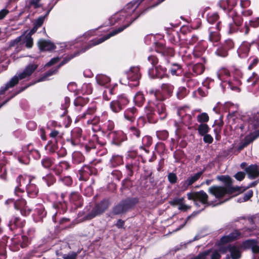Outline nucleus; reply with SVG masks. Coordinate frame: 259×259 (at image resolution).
<instances>
[{
    "instance_id": "f257e3e1",
    "label": "nucleus",
    "mask_w": 259,
    "mask_h": 259,
    "mask_svg": "<svg viewBox=\"0 0 259 259\" xmlns=\"http://www.w3.org/2000/svg\"><path fill=\"white\" fill-rule=\"evenodd\" d=\"M143 1V0H138V1H139L138 4H136V3L135 2L129 3L121 11L114 14L109 19L110 25H112L115 24L116 23H123V24L122 26H120L118 28L112 31L108 34L100 38H96L91 40L89 42L88 46H87L85 48L82 49L80 51H76L73 53L68 54L63 58V60L57 67H56L55 68H52L46 72L42 77L38 79L37 82H41L48 80V78L50 76L57 74L60 67L67 63L71 59L79 55L80 54L85 52V51L91 48V47L101 44L111 37L122 32L124 29L128 27L135 20H136L139 17V15L136 16L133 15V14L134 12L138 7L139 4Z\"/></svg>"
},
{
    "instance_id": "f03ea898",
    "label": "nucleus",
    "mask_w": 259,
    "mask_h": 259,
    "mask_svg": "<svg viewBox=\"0 0 259 259\" xmlns=\"http://www.w3.org/2000/svg\"><path fill=\"white\" fill-rule=\"evenodd\" d=\"M218 180L225 183V187L217 186H211L208 190V193L214 196L215 200L208 199L207 194L201 190L195 193L187 194L188 199L194 201L196 206H200L199 203L207 206H215L220 205L228 200L231 198L230 195L235 192L240 193L244 190L240 187H232V179L229 176H222L218 177Z\"/></svg>"
},
{
    "instance_id": "7ed1b4c3",
    "label": "nucleus",
    "mask_w": 259,
    "mask_h": 259,
    "mask_svg": "<svg viewBox=\"0 0 259 259\" xmlns=\"http://www.w3.org/2000/svg\"><path fill=\"white\" fill-rule=\"evenodd\" d=\"M240 235V234L238 230H234L229 235L222 237L219 242V245L222 246L220 247V251L223 253L229 251L230 252L232 259H238L240 257V251L239 248L233 245L227 246H224V245L237 239Z\"/></svg>"
},
{
    "instance_id": "20e7f679",
    "label": "nucleus",
    "mask_w": 259,
    "mask_h": 259,
    "mask_svg": "<svg viewBox=\"0 0 259 259\" xmlns=\"http://www.w3.org/2000/svg\"><path fill=\"white\" fill-rule=\"evenodd\" d=\"M37 65L30 64L27 65L22 72H18L4 86L0 88V96L3 95L9 89L13 88L17 84L19 80L29 77L37 68Z\"/></svg>"
},
{
    "instance_id": "39448f33",
    "label": "nucleus",
    "mask_w": 259,
    "mask_h": 259,
    "mask_svg": "<svg viewBox=\"0 0 259 259\" xmlns=\"http://www.w3.org/2000/svg\"><path fill=\"white\" fill-rule=\"evenodd\" d=\"M145 112L149 120L156 114L159 116L161 119H163L167 115L165 105L159 101H156V103L149 102L148 105L145 107Z\"/></svg>"
},
{
    "instance_id": "423d86ee",
    "label": "nucleus",
    "mask_w": 259,
    "mask_h": 259,
    "mask_svg": "<svg viewBox=\"0 0 259 259\" xmlns=\"http://www.w3.org/2000/svg\"><path fill=\"white\" fill-rule=\"evenodd\" d=\"M229 18L230 20L231 19V21H230L228 24V26L230 29L229 32L230 33L237 31L244 32L245 34H247L248 33L249 31L248 26L246 23L244 27L241 26L243 19L240 16L236 14L234 11L229 13Z\"/></svg>"
},
{
    "instance_id": "0eeeda50",
    "label": "nucleus",
    "mask_w": 259,
    "mask_h": 259,
    "mask_svg": "<svg viewBox=\"0 0 259 259\" xmlns=\"http://www.w3.org/2000/svg\"><path fill=\"white\" fill-rule=\"evenodd\" d=\"M23 194L21 193H19L18 195L15 194V197L8 199L6 203H14L15 208L19 210L22 215L26 216L29 213L31 209L26 205V201L22 198Z\"/></svg>"
},
{
    "instance_id": "6e6552de",
    "label": "nucleus",
    "mask_w": 259,
    "mask_h": 259,
    "mask_svg": "<svg viewBox=\"0 0 259 259\" xmlns=\"http://www.w3.org/2000/svg\"><path fill=\"white\" fill-rule=\"evenodd\" d=\"M83 99L81 98H77L74 102L75 105V110L78 114L77 118L79 119L81 118H85L87 116L91 115L96 111V108L94 106L90 107L87 110H85L82 113L79 112L82 110L83 107Z\"/></svg>"
},
{
    "instance_id": "1a4fd4ad",
    "label": "nucleus",
    "mask_w": 259,
    "mask_h": 259,
    "mask_svg": "<svg viewBox=\"0 0 259 259\" xmlns=\"http://www.w3.org/2000/svg\"><path fill=\"white\" fill-rule=\"evenodd\" d=\"M128 103V100L124 95L119 96L117 99L112 101L110 103L111 110L115 113L120 111L123 107Z\"/></svg>"
},
{
    "instance_id": "9d476101",
    "label": "nucleus",
    "mask_w": 259,
    "mask_h": 259,
    "mask_svg": "<svg viewBox=\"0 0 259 259\" xmlns=\"http://www.w3.org/2000/svg\"><path fill=\"white\" fill-rule=\"evenodd\" d=\"M109 206V202L107 200H104L97 204L88 213L85 218L88 220H91L97 215H99L105 211Z\"/></svg>"
},
{
    "instance_id": "9b49d317",
    "label": "nucleus",
    "mask_w": 259,
    "mask_h": 259,
    "mask_svg": "<svg viewBox=\"0 0 259 259\" xmlns=\"http://www.w3.org/2000/svg\"><path fill=\"white\" fill-rule=\"evenodd\" d=\"M135 204L134 200L127 198L121 201L113 208L114 214H119L124 213L130 209Z\"/></svg>"
},
{
    "instance_id": "f8f14e48",
    "label": "nucleus",
    "mask_w": 259,
    "mask_h": 259,
    "mask_svg": "<svg viewBox=\"0 0 259 259\" xmlns=\"http://www.w3.org/2000/svg\"><path fill=\"white\" fill-rule=\"evenodd\" d=\"M148 74L150 78H157L162 79L165 77H167V71L166 67L160 64L156 66L154 68L149 69Z\"/></svg>"
},
{
    "instance_id": "ddd939ff",
    "label": "nucleus",
    "mask_w": 259,
    "mask_h": 259,
    "mask_svg": "<svg viewBox=\"0 0 259 259\" xmlns=\"http://www.w3.org/2000/svg\"><path fill=\"white\" fill-rule=\"evenodd\" d=\"M33 181V179L27 175H19L16 179L17 186L15 189V194L18 195L19 193L24 194V191L21 188L22 186H26L28 184Z\"/></svg>"
},
{
    "instance_id": "4468645a",
    "label": "nucleus",
    "mask_w": 259,
    "mask_h": 259,
    "mask_svg": "<svg viewBox=\"0 0 259 259\" xmlns=\"http://www.w3.org/2000/svg\"><path fill=\"white\" fill-rule=\"evenodd\" d=\"M96 80L98 85L108 89L109 93L113 94V89H110L111 78L103 74H98L96 76Z\"/></svg>"
},
{
    "instance_id": "2eb2a0df",
    "label": "nucleus",
    "mask_w": 259,
    "mask_h": 259,
    "mask_svg": "<svg viewBox=\"0 0 259 259\" xmlns=\"http://www.w3.org/2000/svg\"><path fill=\"white\" fill-rule=\"evenodd\" d=\"M127 77L129 80L136 82L133 85H138V81L141 77L139 68L138 67H131L127 72Z\"/></svg>"
},
{
    "instance_id": "dca6fc26",
    "label": "nucleus",
    "mask_w": 259,
    "mask_h": 259,
    "mask_svg": "<svg viewBox=\"0 0 259 259\" xmlns=\"http://www.w3.org/2000/svg\"><path fill=\"white\" fill-rule=\"evenodd\" d=\"M94 32V31L92 30L88 31L86 33H85L81 37L77 38L72 41L63 43L62 44L61 47H65L67 49H71L72 48V46H75L76 44L78 43L81 41H83V39L84 38L87 39H88L89 37L93 35V33Z\"/></svg>"
},
{
    "instance_id": "f3484780",
    "label": "nucleus",
    "mask_w": 259,
    "mask_h": 259,
    "mask_svg": "<svg viewBox=\"0 0 259 259\" xmlns=\"http://www.w3.org/2000/svg\"><path fill=\"white\" fill-rule=\"evenodd\" d=\"M202 174V171H199L189 177L185 181L181 183L182 189L183 190H187L190 186L192 185L200 178Z\"/></svg>"
},
{
    "instance_id": "a211bd4d",
    "label": "nucleus",
    "mask_w": 259,
    "mask_h": 259,
    "mask_svg": "<svg viewBox=\"0 0 259 259\" xmlns=\"http://www.w3.org/2000/svg\"><path fill=\"white\" fill-rule=\"evenodd\" d=\"M220 22L217 23L215 27H210L209 28V39L211 41L217 42L220 39V35L219 32L220 30Z\"/></svg>"
},
{
    "instance_id": "6ab92c4d",
    "label": "nucleus",
    "mask_w": 259,
    "mask_h": 259,
    "mask_svg": "<svg viewBox=\"0 0 259 259\" xmlns=\"http://www.w3.org/2000/svg\"><path fill=\"white\" fill-rule=\"evenodd\" d=\"M138 115V110L135 107L128 108L124 112V117L131 122L135 121Z\"/></svg>"
},
{
    "instance_id": "aec40b11",
    "label": "nucleus",
    "mask_w": 259,
    "mask_h": 259,
    "mask_svg": "<svg viewBox=\"0 0 259 259\" xmlns=\"http://www.w3.org/2000/svg\"><path fill=\"white\" fill-rule=\"evenodd\" d=\"M155 50L157 53H161L164 56H172L174 55V51L171 48H166L161 43H157L156 44Z\"/></svg>"
},
{
    "instance_id": "412c9836",
    "label": "nucleus",
    "mask_w": 259,
    "mask_h": 259,
    "mask_svg": "<svg viewBox=\"0 0 259 259\" xmlns=\"http://www.w3.org/2000/svg\"><path fill=\"white\" fill-rule=\"evenodd\" d=\"M184 198H176L171 202V204L174 206H178V209L182 211H186L190 209L191 206L188 205L184 203Z\"/></svg>"
},
{
    "instance_id": "4be33fe9",
    "label": "nucleus",
    "mask_w": 259,
    "mask_h": 259,
    "mask_svg": "<svg viewBox=\"0 0 259 259\" xmlns=\"http://www.w3.org/2000/svg\"><path fill=\"white\" fill-rule=\"evenodd\" d=\"M246 172L250 179H253L259 177V166L251 165L246 168Z\"/></svg>"
},
{
    "instance_id": "5701e85b",
    "label": "nucleus",
    "mask_w": 259,
    "mask_h": 259,
    "mask_svg": "<svg viewBox=\"0 0 259 259\" xmlns=\"http://www.w3.org/2000/svg\"><path fill=\"white\" fill-rule=\"evenodd\" d=\"M37 44L40 51H51L55 49L53 43L46 40L40 39Z\"/></svg>"
},
{
    "instance_id": "b1692460",
    "label": "nucleus",
    "mask_w": 259,
    "mask_h": 259,
    "mask_svg": "<svg viewBox=\"0 0 259 259\" xmlns=\"http://www.w3.org/2000/svg\"><path fill=\"white\" fill-rule=\"evenodd\" d=\"M178 114L181 118V122L184 124H189L191 123L192 116L190 114H186L184 109H180L178 111Z\"/></svg>"
},
{
    "instance_id": "393cba45",
    "label": "nucleus",
    "mask_w": 259,
    "mask_h": 259,
    "mask_svg": "<svg viewBox=\"0 0 259 259\" xmlns=\"http://www.w3.org/2000/svg\"><path fill=\"white\" fill-rule=\"evenodd\" d=\"M26 190L28 196L31 198L36 197L38 192V190L36 188L35 184L33 183L32 182H31L26 186Z\"/></svg>"
},
{
    "instance_id": "a878e982",
    "label": "nucleus",
    "mask_w": 259,
    "mask_h": 259,
    "mask_svg": "<svg viewBox=\"0 0 259 259\" xmlns=\"http://www.w3.org/2000/svg\"><path fill=\"white\" fill-rule=\"evenodd\" d=\"M236 5L235 0H221L220 2V7L225 10H227L230 13L232 10V8Z\"/></svg>"
},
{
    "instance_id": "bb28decb",
    "label": "nucleus",
    "mask_w": 259,
    "mask_h": 259,
    "mask_svg": "<svg viewBox=\"0 0 259 259\" xmlns=\"http://www.w3.org/2000/svg\"><path fill=\"white\" fill-rule=\"evenodd\" d=\"M249 48L250 45L248 44L246 42L242 44L237 51L238 56L242 58L247 57L249 51Z\"/></svg>"
},
{
    "instance_id": "cd10ccee",
    "label": "nucleus",
    "mask_w": 259,
    "mask_h": 259,
    "mask_svg": "<svg viewBox=\"0 0 259 259\" xmlns=\"http://www.w3.org/2000/svg\"><path fill=\"white\" fill-rule=\"evenodd\" d=\"M249 128H256L259 127V112L254 113L248 120Z\"/></svg>"
},
{
    "instance_id": "c85d7f7f",
    "label": "nucleus",
    "mask_w": 259,
    "mask_h": 259,
    "mask_svg": "<svg viewBox=\"0 0 259 259\" xmlns=\"http://www.w3.org/2000/svg\"><path fill=\"white\" fill-rule=\"evenodd\" d=\"M69 168V165L66 161H62L56 165L54 168V171L57 175H60L64 170H67Z\"/></svg>"
},
{
    "instance_id": "c756f323",
    "label": "nucleus",
    "mask_w": 259,
    "mask_h": 259,
    "mask_svg": "<svg viewBox=\"0 0 259 259\" xmlns=\"http://www.w3.org/2000/svg\"><path fill=\"white\" fill-rule=\"evenodd\" d=\"M243 245L246 248H250L254 253L259 252V246L256 244V242L254 240H247L243 243Z\"/></svg>"
},
{
    "instance_id": "7c9ffc66",
    "label": "nucleus",
    "mask_w": 259,
    "mask_h": 259,
    "mask_svg": "<svg viewBox=\"0 0 259 259\" xmlns=\"http://www.w3.org/2000/svg\"><path fill=\"white\" fill-rule=\"evenodd\" d=\"M218 78L222 81H227V78L230 75L229 71L226 68H222L217 73Z\"/></svg>"
},
{
    "instance_id": "2f4dec72",
    "label": "nucleus",
    "mask_w": 259,
    "mask_h": 259,
    "mask_svg": "<svg viewBox=\"0 0 259 259\" xmlns=\"http://www.w3.org/2000/svg\"><path fill=\"white\" fill-rule=\"evenodd\" d=\"M70 201L73 203L76 206L81 205V201L80 200V196L76 192H72L70 195Z\"/></svg>"
},
{
    "instance_id": "473e14b6",
    "label": "nucleus",
    "mask_w": 259,
    "mask_h": 259,
    "mask_svg": "<svg viewBox=\"0 0 259 259\" xmlns=\"http://www.w3.org/2000/svg\"><path fill=\"white\" fill-rule=\"evenodd\" d=\"M135 104L138 106H141L145 101V98L143 94L141 92H138L134 98Z\"/></svg>"
},
{
    "instance_id": "72a5a7b5",
    "label": "nucleus",
    "mask_w": 259,
    "mask_h": 259,
    "mask_svg": "<svg viewBox=\"0 0 259 259\" xmlns=\"http://www.w3.org/2000/svg\"><path fill=\"white\" fill-rule=\"evenodd\" d=\"M161 91L163 94L168 96H170L173 92L174 87L172 85L168 83H163L161 87Z\"/></svg>"
},
{
    "instance_id": "f704fd0d",
    "label": "nucleus",
    "mask_w": 259,
    "mask_h": 259,
    "mask_svg": "<svg viewBox=\"0 0 259 259\" xmlns=\"http://www.w3.org/2000/svg\"><path fill=\"white\" fill-rule=\"evenodd\" d=\"M169 72L172 75L178 76L182 73V68L181 65L178 64H173L169 68Z\"/></svg>"
},
{
    "instance_id": "c9c22d12",
    "label": "nucleus",
    "mask_w": 259,
    "mask_h": 259,
    "mask_svg": "<svg viewBox=\"0 0 259 259\" xmlns=\"http://www.w3.org/2000/svg\"><path fill=\"white\" fill-rule=\"evenodd\" d=\"M197 131L199 134L203 136L209 132V127L206 123H201L198 125Z\"/></svg>"
},
{
    "instance_id": "e433bc0d",
    "label": "nucleus",
    "mask_w": 259,
    "mask_h": 259,
    "mask_svg": "<svg viewBox=\"0 0 259 259\" xmlns=\"http://www.w3.org/2000/svg\"><path fill=\"white\" fill-rule=\"evenodd\" d=\"M205 48L204 46L199 45L196 46L193 50L194 55L196 57L200 56L205 51Z\"/></svg>"
},
{
    "instance_id": "4c0bfd02",
    "label": "nucleus",
    "mask_w": 259,
    "mask_h": 259,
    "mask_svg": "<svg viewBox=\"0 0 259 259\" xmlns=\"http://www.w3.org/2000/svg\"><path fill=\"white\" fill-rule=\"evenodd\" d=\"M36 212L38 216V219H34L36 222H38L44 218L46 215V212L44 210V208L41 205H39L36 208Z\"/></svg>"
},
{
    "instance_id": "58836bf2",
    "label": "nucleus",
    "mask_w": 259,
    "mask_h": 259,
    "mask_svg": "<svg viewBox=\"0 0 259 259\" xmlns=\"http://www.w3.org/2000/svg\"><path fill=\"white\" fill-rule=\"evenodd\" d=\"M9 226L11 229H13L14 227H21L23 226L22 223L20 222L19 218H15L14 219L10 221Z\"/></svg>"
},
{
    "instance_id": "ea45409f",
    "label": "nucleus",
    "mask_w": 259,
    "mask_h": 259,
    "mask_svg": "<svg viewBox=\"0 0 259 259\" xmlns=\"http://www.w3.org/2000/svg\"><path fill=\"white\" fill-rule=\"evenodd\" d=\"M255 138H252L251 137L247 136L244 139V141L242 142L238 147L237 149L240 151L243 149L245 147L248 145L250 143L252 142Z\"/></svg>"
},
{
    "instance_id": "a19ab883",
    "label": "nucleus",
    "mask_w": 259,
    "mask_h": 259,
    "mask_svg": "<svg viewBox=\"0 0 259 259\" xmlns=\"http://www.w3.org/2000/svg\"><path fill=\"white\" fill-rule=\"evenodd\" d=\"M197 120L201 123H204L209 120V116L205 112L201 113L197 116Z\"/></svg>"
},
{
    "instance_id": "79ce46f5",
    "label": "nucleus",
    "mask_w": 259,
    "mask_h": 259,
    "mask_svg": "<svg viewBox=\"0 0 259 259\" xmlns=\"http://www.w3.org/2000/svg\"><path fill=\"white\" fill-rule=\"evenodd\" d=\"M193 70L196 74H201L204 70V66L201 63H197L193 66Z\"/></svg>"
},
{
    "instance_id": "37998d69",
    "label": "nucleus",
    "mask_w": 259,
    "mask_h": 259,
    "mask_svg": "<svg viewBox=\"0 0 259 259\" xmlns=\"http://www.w3.org/2000/svg\"><path fill=\"white\" fill-rule=\"evenodd\" d=\"M215 54L218 56L225 57L228 55V51L220 45L215 51Z\"/></svg>"
},
{
    "instance_id": "c03bdc74",
    "label": "nucleus",
    "mask_w": 259,
    "mask_h": 259,
    "mask_svg": "<svg viewBox=\"0 0 259 259\" xmlns=\"http://www.w3.org/2000/svg\"><path fill=\"white\" fill-rule=\"evenodd\" d=\"M247 81L250 83L252 85H254L259 81V76L255 72H253L252 75L247 78Z\"/></svg>"
},
{
    "instance_id": "a18cd8bd",
    "label": "nucleus",
    "mask_w": 259,
    "mask_h": 259,
    "mask_svg": "<svg viewBox=\"0 0 259 259\" xmlns=\"http://www.w3.org/2000/svg\"><path fill=\"white\" fill-rule=\"evenodd\" d=\"M187 94V91L185 87H180L177 93V97L178 99H181L184 98Z\"/></svg>"
},
{
    "instance_id": "49530a36",
    "label": "nucleus",
    "mask_w": 259,
    "mask_h": 259,
    "mask_svg": "<svg viewBox=\"0 0 259 259\" xmlns=\"http://www.w3.org/2000/svg\"><path fill=\"white\" fill-rule=\"evenodd\" d=\"M54 163L53 160L49 157H46L42 159L41 160V164L42 165L46 168H49L51 167L52 164Z\"/></svg>"
},
{
    "instance_id": "de8ad7c7",
    "label": "nucleus",
    "mask_w": 259,
    "mask_h": 259,
    "mask_svg": "<svg viewBox=\"0 0 259 259\" xmlns=\"http://www.w3.org/2000/svg\"><path fill=\"white\" fill-rule=\"evenodd\" d=\"M110 136L112 137L115 142H118L121 141L119 137L123 136V135L121 132H117L110 133Z\"/></svg>"
},
{
    "instance_id": "09e8293b",
    "label": "nucleus",
    "mask_w": 259,
    "mask_h": 259,
    "mask_svg": "<svg viewBox=\"0 0 259 259\" xmlns=\"http://www.w3.org/2000/svg\"><path fill=\"white\" fill-rule=\"evenodd\" d=\"M207 251H210L209 256H210L211 259H220L221 255L219 251L214 249H209Z\"/></svg>"
},
{
    "instance_id": "8fccbe9b",
    "label": "nucleus",
    "mask_w": 259,
    "mask_h": 259,
    "mask_svg": "<svg viewBox=\"0 0 259 259\" xmlns=\"http://www.w3.org/2000/svg\"><path fill=\"white\" fill-rule=\"evenodd\" d=\"M219 16L217 13H209L207 16V21L209 23L212 24L218 20Z\"/></svg>"
},
{
    "instance_id": "3c124183",
    "label": "nucleus",
    "mask_w": 259,
    "mask_h": 259,
    "mask_svg": "<svg viewBox=\"0 0 259 259\" xmlns=\"http://www.w3.org/2000/svg\"><path fill=\"white\" fill-rule=\"evenodd\" d=\"M253 195V192L252 190H249L246 193L244 194L243 198H240L238 200V202H241L247 201L249 200Z\"/></svg>"
},
{
    "instance_id": "603ef678",
    "label": "nucleus",
    "mask_w": 259,
    "mask_h": 259,
    "mask_svg": "<svg viewBox=\"0 0 259 259\" xmlns=\"http://www.w3.org/2000/svg\"><path fill=\"white\" fill-rule=\"evenodd\" d=\"M42 179L46 182L48 186L52 185L55 182V179L51 175H47L46 177H43Z\"/></svg>"
},
{
    "instance_id": "864d4df0",
    "label": "nucleus",
    "mask_w": 259,
    "mask_h": 259,
    "mask_svg": "<svg viewBox=\"0 0 259 259\" xmlns=\"http://www.w3.org/2000/svg\"><path fill=\"white\" fill-rule=\"evenodd\" d=\"M222 46L226 49L227 51L232 49L234 47V42L231 39H227L225 40L223 44L221 45Z\"/></svg>"
},
{
    "instance_id": "5fc2aeb1",
    "label": "nucleus",
    "mask_w": 259,
    "mask_h": 259,
    "mask_svg": "<svg viewBox=\"0 0 259 259\" xmlns=\"http://www.w3.org/2000/svg\"><path fill=\"white\" fill-rule=\"evenodd\" d=\"M156 135L159 139L161 140H165L167 138L168 134L166 131H162L157 132Z\"/></svg>"
},
{
    "instance_id": "6e6d98bb",
    "label": "nucleus",
    "mask_w": 259,
    "mask_h": 259,
    "mask_svg": "<svg viewBox=\"0 0 259 259\" xmlns=\"http://www.w3.org/2000/svg\"><path fill=\"white\" fill-rule=\"evenodd\" d=\"M240 84V82L238 80H236L235 83H233L230 81H228V85L230 88L231 90L236 91L239 92V89L238 88V85Z\"/></svg>"
},
{
    "instance_id": "4d7b16f0",
    "label": "nucleus",
    "mask_w": 259,
    "mask_h": 259,
    "mask_svg": "<svg viewBox=\"0 0 259 259\" xmlns=\"http://www.w3.org/2000/svg\"><path fill=\"white\" fill-rule=\"evenodd\" d=\"M168 180L171 184H175L177 181V176L173 172L169 173L167 176Z\"/></svg>"
},
{
    "instance_id": "13d9d810",
    "label": "nucleus",
    "mask_w": 259,
    "mask_h": 259,
    "mask_svg": "<svg viewBox=\"0 0 259 259\" xmlns=\"http://www.w3.org/2000/svg\"><path fill=\"white\" fill-rule=\"evenodd\" d=\"M25 42L27 48H31L33 45V40L31 37L27 35L25 37Z\"/></svg>"
},
{
    "instance_id": "bf43d9fd",
    "label": "nucleus",
    "mask_w": 259,
    "mask_h": 259,
    "mask_svg": "<svg viewBox=\"0 0 259 259\" xmlns=\"http://www.w3.org/2000/svg\"><path fill=\"white\" fill-rule=\"evenodd\" d=\"M75 133H76L77 134L78 136H80L81 134V129H80L79 128H75L73 131H72V138L71 140V143L72 145H75L76 144V143H75L74 140L73 139L74 134Z\"/></svg>"
},
{
    "instance_id": "052dcab7",
    "label": "nucleus",
    "mask_w": 259,
    "mask_h": 259,
    "mask_svg": "<svg viewBox=\"0 0 259 259\" xmlns=\"http://www.w3.org/2000/svg\"><path fill=\"white\" fill-rule=\"evenodd\" d=\"M210 254V251H204L195 256L196 259H206Z\"/></svg>"
},
{
    "instance_id": "680f3d73",
    "label": "nucleus",
    "mask_w": 259,
    "mask_h": 259,
    "mask_svg": "<svg viewBox=\"0 0 259 259\" xmlns=\"http://www.w3.org/2000/svg\"><path fill=\"white\" fill-rule=\"evenodd\" d=\"M45 16H41L38 18L35 21L34 25L37 28L40 27L43 24L45 20Z\"/></svg>"
},
{
    "instance_id": "e2e57ef3",
    "label": "nucleus",
    "mask_w": 259,
    "mask_h": 259,
    "mask_svg": "<svg viewBox=\"0 0 259 259\" xmlns=\"http://www.w3.org/2000/svg\"><path fill=\"white\" fill-rule=\"evenodd\" d=\"M100 122V118L98 116H94L93 119L88 120V124L96 125Z\"/></svg>"
},
{
    "instance_id": "0e129e2a",
    "label": "nucleus",
    "mask_w": 259,
    "mask_h": 259,
    "mask_svg": "<svg viewBox=\"0 0 259 259\" xmlns=\"http://www.w3.org/2000/svg\"><path fill=\"white\" fill-rule=\"evenodd\" d=\"M61 59V57H56L52 58L49 62H48L45 66L49 67L58 62Z\"/></svg>"
},
{
    "instance_id": "69168bd1",
    "label": "nucleus",
    "mask_w": 259,
    "mask_h": 259,
    "mask_svg": "<svg viewBox=\"0 0 259 259\" xmlns=\"http://www.w3.org/2000/svg\"><path fill=\"white\" fill-rule=\"evenodd\" d=\"M77 254L75 252L69 253L67 254H64L63 257L64 259H76Z\"/></svg>"
},
{
    "instance_id": "338daca9",
    "label": "nucleus",
    "mask_w": 259,
    "mask_h": 259,
    "mask_svg": "<svg viewBox=\"0 0 259 259\" xmlns=\"http://www.w3.org/2000/svg\"><path fill=\"white\" fill-rule=\"evenodd\" d=\"M60 180L67 186H69L72 184L71 178L69 177H64L63 178H60Z\"/></svg>"
},
{
    "instance_id": "774afa93",
    "label": "nucleus",
    "mask_w": 259,
    "mask_h": 259,
    "mask_svg": "<svg viewBox=\"0 0 259 259\" xmlns=\"http://www.w3.org/2000/svg\"><path fill=\"white\" fill-rule=\"evenodd\" d=\"M249 24L253 27H256L259 26V18H256L249 21Z\"/></svg>"
}]
</instances>
